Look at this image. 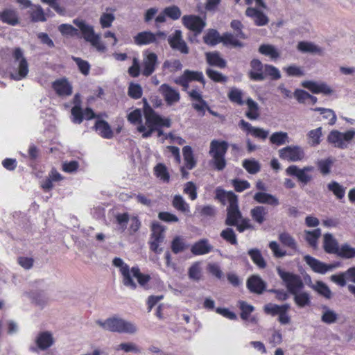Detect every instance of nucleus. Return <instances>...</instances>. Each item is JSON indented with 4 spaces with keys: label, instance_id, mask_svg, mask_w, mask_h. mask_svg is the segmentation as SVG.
Returning a JSON list of instances; mask_svg holds the SVG:
<instances>
[{
    "label": "nucleus",
    "instance_id": "f257e3e1",
    "mask_svg": "<svg viewBox=\"0 0 355 355\" xmlns=\"http://www.w3.org/2000/svg\"><path fill=\"white\" fill-rule=\"evenodd\" d=\"M143 101V113L145 124L137 125V130L141 133L142 137L145 139L151 137L155 132L157 133V137L164 135L162 128H170L171 126V119L163 117L157 114L145 98Z\"/></svg>",
    "mask_w": 355,
    "mask_h": 355
},
{
    "label": "nucleus",
    "instance_id": "f03ea898",
    "mask_svg": "<svg viewBox=\"0 0 355 355\" xmlns=\"http://www.w3.org/2000/svg\"><path fill=\"white\" fill-rule=\"evenodd\" d=\"M277 272L288 291L294 296L293 300L296 305L300 308L310 305V295L306 292H300L304 287L301 277L297 274L285 271L280 267L277 268Z\"/></svg>",
    "mask_w": 355,
    "mask_h": 355
},
{
    "label": "nucleus",
    "instance_id": "7ed1b4c3",
    "mask_svg": "<svg viewBox=\"0 0 355 355\" xmlns=\"http://www.w3.org/2000/svg\"><path fill=\"white\" fill-rule=\"evenodd\" d=\"M216 199L223 205L227 203V217L225 225L235 226L242 218V214L239 207L238 196L233 191H226L223 189L218 187L216 189Z\"/></svg>",
    "mask_w": 355,
    "mask_h": 355
},
{
    "label": "nucleus",
    "instance_id": "20e7f679",
    "mask_svg": "<svg viewBox=\"0 0 355 355\" xmlns=\"http://www.w3.org/2000/svg\"><path fill=\"white\" fill-rule=\"evenodd\" d=\"M229 144L226 141L214 139L210 143L209 154L212 157L213 165L217 171H223L227 165L225 155Z\"/></svg>",
    "mask_w": 355,
    "mask_h": 355
},
{
    "label": "nucleus",
    "instance_id": "39448f33",
    "mask_svg": "<svg viewBox=\"0 0 355 355\" xmlns=\"http://www.w3.org/2000/svg\"><path fill=\"white\" fill-rule=\"evenodd\" d=\"M96 322L103 329L112 332L134 334L137 331L134 324L116 317L107 318L104 322L98 320Z\"/></svg>",
    "mask_w": 355,
    "mask_h": 355
},
{
    "label": "nucleus",
    "instance_id": "423d86ee",
    "mask_svg": "<svg viewBox=\"0 0 355 355\" xmlns=\"http://www.w3.org/2000/svg\"><path fill=\"white\" fill-rule=\"evenodd\" d=\"M355 137V130H349L341 132L338 130L329 132L327 137V142L335 148L345 149Z\"/></svg>",
    "mask_w": 355,
    "mask_h": 355
},
{
    "label": "nucleus",
    "instance_id": "0eeeda50",
    "mask_svg": "<svg viewBox=\"0 0 355 355\" xmlns=\"http://www.w3.org/2000/svg\"><path fill=\"white\" fill-rule=\"evenodd\" d=\"M73 22L80 28L86 41L89 42L98 51L103 52L105 51V46L101 42L99 37L95 35L92 26L87 25L82 19H76Z\"/></svg>",
    "mask_w": 355,
    "mask_h": 355
},
{
    "label": "nucleus",
    "instance_id": "6e6552de",
    "mask_svg": "<svg viewBox=\"0 0 355 355\" xmlns=\"http://www.w3.org/2000/svg\"><path fill=\"white\" fill-rule=\"evenodd\" d=\"M12 57L15 62H19L17 71L10 73L11 79L20 80L24 78L28 73V64L24 56V51L20 47H15L12 49Z\"/></svg>",
    "mask_w": 355,
    "mask_h": 355
},
{
    "label": "nucleus",
    "instance_id": "1a4fd4ad",
    "mask_svg": "<svg viewBox=\"0 0 355 355\" xmlns=\"http://www.w3.org/2000/svg\"><path fill=\"white\" fill-rule=\"evenodd\" d=\"M165 228L157 222H154L151 225V234L149 241L150 249L155 253H160L162 250L159 245L163 242Z\"/></svg>",
    "mask_w": 355,
    "mask_h": 355
},
{
    "label": "nucleus",
    "instance_id": "9d476101",
    "mask_svg": "<svg viewBox=\"0 0 355 355\" xmlns=\"http://www.w3.org/2000/svg\"><path fill=\"white\" fill-rule=\"evenodd\" d=\"M278 155L281 159L292 162L302 161L305 157L304 149L297 145L288 146L279 149Z\"/></svg>",
    "mask_w": 355,
    "mask_h": 355
},
{
    "label": "nucleus",
    "instance_id": "9b49d317",
    "mask_svg": "<svg viewBox=\"0 0 355 355\" xmlns=\"http://www.w3.org/2000/svg\"><path fill=\"white\" fill-rule=\"evenodd\" d=\"M313 171L314 167L312 166H307L300 168L296 165H291L286 169V173L288 175L296 177L300 182L306 185L313 178L312 175L309 173Z\"/></svg>",
    "mask_w": 355,
    "mask_h": 355
},
{
    "label": "nucleus",
    "instance_id": "f8f14e48",
    "mask_svg": "<svg viewBox=\"0 0 355 355\" xmlns=\"http://www.w3.org/2000/svg\"><path fill=\"white\" fill-rule=\"evenodd\" d=\"M192 81H198L205 85V80L202 72L186 69L180 76L175 80V83L184 89L189 87V83Z\"/></svg>",
    "mask_w": 355,
    "mask_h": 355
},
{
    "label": "nucleus",
    "instance_id": "ddd939ff",
    "mask_svg": "<svg viewBox=\"0 0 355 355\" xmlns=\"http://www.w3.org/2000/svg\"><path fill=\"white\" fill-rule=\"evenodd\" d=\"M183 25L193 31L196 35L200 34L206 26L205 21L199 16L189 15L182 18Z\"/></svg>",
    "mask_w": 355,
    "mask_h": 355
},
{
    "label": "nucleus",
    "instance_id": "4468645a",
    "mask_svg": "<svg viewBox=\"0 0 355 355\" xmlns=\"http://www.w3.org/2000/svg\"><path fill=\"white\" fill-rule=\"evenodd\" d=\"M112 263L114 266L120 268V272L123 276V284L126 286L130 287L132 289H135L137 288V284L133 281L130 275L128 265L125 263L119 257H115L112 261Z\"/></svg>",
    "mask_w": 355,
    "mask_h": 355
},
{
    "label": "nucleus",
    "instance_id": "2eb2a0df",
    "mask_svg": "<svg viewBox=\"0 0 355 355\" xmlns=\"http://www.w3.org/2000/svg\"><path fill=\"white\" fill-rule=\"evenodd\" d=\"M52 88L59 96H69L73 93V87L65 77L56 79L52 83Z\"/></svg>",
    "mask_w": 355,
    "mask_h": 355
},
{
    "label": "nucleus",
    "instance_id": "dca6fc26",
    "mask_svg": "<svg viewBox=\"0 0 355 355\" xmlns=\"http://www.w3.org/2000/svg\"><path fill=\"white\" fill-rule=\"evenodd\" d=\"M159 92L168 105H171L180 101V94L179 92L168 84L164 83L161 85Z\"/></svg>",
    "mask_w": 355,
    "mask_h": 355
},
{
    "label": "nucleus",
    "instance_id": "f3484780",
    "mask_svg": "<svg viewBox=\"0 0 355 355\" xmlns=\"http://www.w3.org/2000/svg\"><path fill=\"white\" fill-rule=\"evenodd\" d=\"M165 33L163 32H157L153 33L150 31H143L139 33L134 37V42L137 45H147L157 42V37H164Z\"/></svg>",
    "mask_w": 355,
    "mask_h": 355
},
{
    "label": "nucleus",
    "instance_id": "a211bd4d",
    "mask_svg": "<svg viewBox=\"0 0 355 355\" xmlns=\"http://www.w3.org/2000/svg\"><path fill=\"white\" fill-rule=\"evenodd\" d=\"M168 42L173 49L178 50L184 54L189 53V48L182 40V32L180 30H176L172 35H170Z\"/></svg>",
    "mask_w": 355,
    "mask_h": 355
},
{
    "label": "nucleus",
    "instance_id": "6ab92c4d",
    "mask_svg": "<svg viewBox=\"0 0 355 355\" xmlns=\"http://www.w3.org/2000/svg\"><path fill=\"white\" fill-rule=\"evenodd\" d=\"M189 95L192 101H196L198 103H193L192 107L200 113V115L204 116L206 110H209L212 114H215L208 106L207 102L202 98V95L196 89H192L189 92Z\"/></svg>",
    "mask_w": 355,
    "mask_h": 355
},
{
    "label": "nucleus",
    "instance_id": "aec40b11",
    "mask_svg": "<svg viewBox=\"0 0 355 355\" xmlns=\"http://www.w3.org/2000/svg\"><path fill=\"white\" fill-rule=\"evenodd\" d=\"M330 279L341 287L346 285L347 279L355 283V266L348 268L345 272L332 275L330 277Z\"/></svg>",
    "mask_w": 355,
    "mask_h": 355
},
{
    "label": "nucleus",
    "instance_id": "412c9836",
    "mask_svg": "<svg viewBox=\"0 0 355 355\" xmlns=\"http://www.w3.org/2000/svg\"><path fill=\"white\" fill-rule=\"evenodd\" d=\"M246 286L250 293L258 295L262 294L266 289V282L258 275L250 276L247 280Z\"/></svg>",
    "mask_w": 355,
    "mask_h": 355
},
{
    "label": "nucleus",
    "instance_id": "4be33fe9",
    "mask_svg": "<svg viewBox=\"0 0 355 355\" xmlns=\"http://www.w3.org/2000/svg\"><path fill=\"white\" fill-rule=\"evenodd\" d=\"M251 69L248 72V77L253 81H262L264 80L263 76L264 65L259 59H252L250 62Z\"/></svg>",
    "mask_w": 355,
    "mask_h": 355
},
{
    "label": "nucleus",
    "instance_id": "5701e85b",
    "mask_svg": "<svg viewBox=\"0 0 355 355\" xmlns=\"http://www.w3.org/2000/svg\"><path fill=\"white\" fill-rule=\"evenodd\" d=\"M157 64V55L155 53H149L143 60L142 74L148 77L155 71Z\"/></svg>",
    "mask_w": 355,
    "mask_h": 355
},
{
    "label": "nucleus",
    "instance_id": "b1692460",
    "mask_svg": "<svg viewBox=\"0 0 355 355\" xmlns=\"http://www.w3.org/2000/svg\"><path fill=\"white\" fill-rule=\"evenodd\" d=\"M306 263L311 268V269L318 273L324 274L328 270L333 269L336 266L332 264H326L321 262L317 259L307 255L304 258Z\"/></svg>",
    "mask_w": 355,
    "mask_h": 355
},
{
    "label": "nucleus",
    "instance_id": "393cba45",
    "mask_svg": "<svg viewBox=\"0 0 355 355\" xmlns=\"http://www.w3.org/2000/svg\"><path fill=\"white\" fill-rule=\"evenodd\" d=\"M302 86L308 89L313 94H324L329 95L333 92V90L324 83L318 84L317 83L311 80H305L302 83Z\"/></svg>",
    "mask_w": 355,
    "mask_h": 355
},
{
    "label": "nucleus",
    "instance_id": "a878e982",
    "mask_svg": "<svg viewBox=\"0 0 355 355\" xmlns=\"http://www.w3.org/2000/svg\"><path fill=\"white\" fill-rule=\"evenodd\" d=\"M239 127L248 134H251L253 137L261 139H266L268 135V132L259 128H255L243 119L239 123Z\"/></svg>",
    "mask_w": 355,
    "mask_h": 355
},
{
    "label": "nucleus",
    "instance_id": "bb28decb",
    "mask_svg": "<svg viewBox=\"0 0 355 355\" xmlns=\"http://www.w3.org/2000/svg\"><path fill=\"white\" fill-rule=\"evenodd\" d=\"M245 15L252 18L254 24L258 26H265L269 21L268 17L256 8H248L245 10Z\"/></svg>",
    "mask_w": 355,
    "mask_h": 355
},
{
    "label": "nucleus",
    "instance_id": "cd10ccee",
    "mask_svg": "<svg viewBox=\"0 0 355 355\" xmlns=\"http://www.w3.org/2000/svg\"><path fill=\"white\" fill-rule=\"evenodd\" d=\"M212 250L213 246L207 239H202L196 242L191 248V252L194 255H204L211 252Z\"/></svg>",
    "mask_w": 355,
    "mask_h": 355
},
{
    "label": "nucleus",
    "instance_id": "c85d7f7f",
    "mask_svg": "<svg viewBox=\"0 0 355 355\" xmlns=\"http://www.w3.org/2000/svg\"><path fill=\"white\" fill-rule=\"evenodd\" d=\"M0 21L11 26H16L19 23L17 11L10 8L0 12Z\"/></svg>",
    "mask_w": 355,
    "mask_h": 355
},
{
    "label": "nucleus",
    "instance_id": "c756f323",
    "mask_svg": "<svg viewBox=\"0 0 355 355\" xmlns=\"http://www.w3.org/2000/svg\"><path fill=\"white\" fill-rule=\"evenodd\" d=\"M268 214V208L263 206H256L250 210V216L252 220L259 224H263L267 219Z\"/></svg>",
    "mask_w": 355,
    "mask_h": 355
},
{
    "label": "nucleus",
    "instance_id": "7c9ffc66",
    "mask_svg": "<svg viewBox=\"0 0 355 355\" xmlns=\"http://www.w3.org/2000/svg\"><path fill=\"white\" fill-rule=\"evenodd\" d=\"M245 105L248 110L245 113V116L250 120H257L260 116V109L258 103L252 98L248 97L245 99Z\"/></svg>",
    "mask_w": 355,
    "mask_h": 355
},
{
    "label": "nucleus",
    "instance_id": "2f4dec72",
    "mask_svg": "<svg viewBox=\"0 0 355 355\" xmlns=\"http://www.w3.org/2000/svg\"><path fill=\"white\" fill-rule=\"evenodd\" d=\"M253 199L258 203L277 206L279 204V200L273 195L265 192H257Z\"/></svg>",
    "mask_w": 355,
    "mask_h": 355
},
{
    "label": "nucleus",
    "instance_id": "473e14b6",
    "mask_svg": "<svg viewBox=\"0 0 355 355\" xmlns=\"http://www.w3.org/2000/svg\"><path fill=\"white\" fill-rule=\"evenodd\" d=\"M53 338L49 331H43L38 334L36 339L37 346L42 350L49 348L53 344Z\"/></svg>",
    "mask_w": 355,
    "mask_h": 355
},
{
    "label": "nucleus",
    "instance_id": "72a5a7b5",
    "mask_svg": "<svg viewBox=\"0 0 355 355\" xmlns=\"http://www.w3.org/2000/svg\"><path fill=\"white\" fill-rule=\"evenodd\" d=\"M94 128L103 138L111 139L113 137L114 134L110 125L104 120H97Z\"/></svg>",
    "mask_w": 355,
    "mask_h": 355
},
{
    "label": "nucleus",
    "instance_id": "f704fd0d",
    "mask_svg": "<svg viewBox=\"0 0 355 355\" xmlns=\"http://www.w3.org/2000/svg\"><path fill=\"white\" fill-rule=\"evenodd\" d=\"M244 92L239 88L231 87L227 93V98L233 104L243 106L245 105V100L243 98Z\"/></svg>",
    "mask_w": 355,
    "mask_h": 355
},
{
    "label": "nucleus",
    "instance_id": "c9c22d12",
    "mask_svg": "<svg viewBox=\"0 0 355 355\" xmlns=\"http://www.w3.org/2000/svg\"><path fill=\"white\" fill-rule=\"evenodd\" d=\"M207 62L214 67L223 69L226 67V61L220 57L219 52H207L205 53Z\"/></svg>",
    "mask_w": 355,
    "mask_h": 355
},
{
    "label": "nucleus",
    "instance_id": "e433bc0d",
    "mask_svg": "<svg viewBox=\"0 0 355 355\" xmlns=\"http://www.w3.org/2000/svg\"><path fill=\"white\" fill-rule=\"evenodd\" d=\"M323 248L324 251L328 254H335L339 248L338 241L334 238L331 234H325L324 235Z\"/></svg>",
    "mask_w": 355,
    "mask_h": 355
},
{
    "label": "nucleus",
    "instance_id": "4c0bfd02",
    "mask_svg": "<svg viewBox=\"0 0 355 355\" xmlns=\"http://www.w3.org/2000/svg\"><path fill=\"white\" fill-rule=\"evenodd\" d=\"M184 166L187 169L191 170L196 166V159L194 157L193 152L191 146H185L182 148Z\"/></svg>",
    "mask_w": 355,
    "mask_h": 355
},
{
    "label": "nucleus",
    "instance_id": "58836bf2",
    "mask_svg": "<svg viewBox=\"0 0 355 355\" xmlns=\"http://www.w3.org/2000/svg\"><path fill=\"white\" fill-rule=\"evenodd\" d=\"M221 36L216 29H209L203 36V42L209 46H216L220 42Z\"/></svg>",
    "mask_w": 355,
    "mask_h": 355
},
{
    "label": "nucleus",
    "instance_id": "ea45409f",
    "mask_svg": "<svg viewBox=\"0 0 355 355\" xmlns=\"http://www.w3.org/2000/svg\"><path fill=\"white\" fill-rule=\"evenodd\" d=\"M322 137V128L318 127L315 129L311 130L307 133L308 143L311 146H317L321 142V137Z\"/></svg>",
    "mask_w": 355,
    "mask_h": 355
},
{
    "label": "nucleus",
    "instance_id": "a19ab883",
    "mask_svg": "<svg viewBox=\"0 0 355 355\" xmlns=\"http://www.w3.org/2000/svg\"><path fill=\"white\" fill-rule=\"evenodd\" d=\"M130 271L133 277L137 279L139 284L144 288L148 289V287L147 286V284L151 279L150 275L141 273L140 269L137 266L132 267Z\"/></svg>",
    "mask_w": 355,
    "mask_h": 355
},
{
    "label": "nucleus",
    "instance_id": "79ce46f5",
    "mask_svg": "<svg viewBox=\"0 0 355 355\" xmlns=\"http://www.w3.org/2000/svg\"><path fill=\"white\" fill-rule=\"evenodd\" d=\"M248 253L253 263L259 268H265L266 267V262L259 250L256 248L250 249Z\"/></svg>",
    "mask_w": 355,
    "mask_h": 355
},
{
    "label": "nucleus",
    "instance_id": "37998d69",
    "mask_svg": "<svg viewBox=\"0 0 355 355\" xmlns=\"http://www.w3.org/2000/svg\"><path fill=\"white\" fill-rule=\"evenodd\" d=\"M270 142L276 146H282L288 142V135L286 132H275L270 137Z\"/></svg>",
    "mask_w": 355,
    "mask_h": 355
},
{
    "label": "nucleus",
    "instance_id": "c03bdc74",
    "mask_svg": "<svg viewBox=\"0 0 355 355\" xmlns=\"http://www.w3.org/2000/svg\"><path fill=\"white\" fill-rule=\"evenodd\" d=\"M297 49L298 51L302 52V53H316L318 54L322 53V50L315 45L314 44L309 42H304L302 41L300 42L297 44Z\"/></svg>",
    "mask_w": 355,
    "mask_h": 355
},
{
    "label": "nucleus",
    "instance_id": "a18cd8bd",
    "mask_svg": "<svg viewBox=\"0 0 355 355\" xmlns=\"http://www.w3.org/2000/svg\"><path fill=\"white\" fill-rule=\"evenodd\" d=\"M313 110L319 112L323 119L328 120L329 125H333L336 123L337 118L335 112L332 110L324 107H315Z\"/></svg>",
    "mask_w": 355,
    "mask_h": 355
},
{
    "label": "nucleus",
    "instance_id": "49530a36",
    "mask_svg": "<svg viewBox=\"0 0 355 355\" xmlns=\"http://www.w3.org/2000/svg\"><path fill=\"white\" fill-rule=\"evenodd\" d=\"M336 254L343 259H352L355 257V248L345 243L339 247Z\"/></svg>",
    "mask_w": 355,
    "mask_h": 355
},
{
    "label": "nucleus",
    "instance_id": "de8ad7c7",
    "mask_svg": "<svg viewBox=\"0 0 355 355\" xmlns=\"http://www.w3.org/2000/svg\"><path fill=\"white\" fill-rule=\"evenodd\" d=\"M172 205L175 209L181 212L189 213L190 211L189 205L180 195H175L173 197Z\"/></svg>",
    "mask_w": 355,
    "mask_h": 355
},
{
    "label": "nucleus",
    "instance_id": "09e8293b",
    "mask_svg": "<svg viewBox=\"0 0 355 355\" xmlns=\"http://www.w3.org/2000/svg\"><path fill=\"white\" fill-rule=\"evenodd\" d=\"M154 173L157 178H159L164 182L168 183L170 181L169 173L164 164H157L154 168Z\"/></svg>",
    "mask_w": 355,
    "mask_h": 355
},
{
    "label": "nucleus",
    "instance_id": "8fccbe9b",
    "mask_svg": "<svg viewBox=\"0 0 355 355\" xmlns=\"http://www.w3.org/2000/svg\"><path fill=\"white\" fill-rule=\"evenodd\" d=\"M321 236V230L319 228L313 230L305 231V239L307 243L313 248H315L318 244V240Z\"/></svg>",
    "mask_w": 355,
    "mask_h": 355
},
{
    "label": "nucleus",
    "instance_id": "3c124183",
    "mask_svg": "<svg viewBox=\"0 0 355 355\" xmlns=\"http://www.w3.org/2000/svg\"><path fill=\"white\" fill-rule=\"evenodd\" d=\"M311 287L319 295L324 297L325 298L330 299L331 297V291L324 282L318 281L315 284L311 285Z\"/></svg>",
    "mask_w": 355,
    "mask_h": 355
},
{
    "label": "nucleus",
    "instance_id": "603ef678",
    "mask_svg": "<svg viewBox=\"0 0 355 355\" xmlns=\"http://www.w3.org/2000/svg\"><path fill=\"white\" fill-rule=\"evenodd\" d=\"M263 76H264V80L267 78H270L272 80H277L281 78V73L279 69L271 64H264Z\"/></svg>",
    "mask_w": 355,
    "mask_h": 355
},
{
    "label": "nucleus",
    "instance_id": "864d4df0",
    "mask_svg": "<svg viewBox=\"0 0 355 355\" xmlns=\"http://www.w3.org/2000/svg\"><path fill=\"white\" fill-rule=\"evenodd\" d=\"M259 52L262 55L269 56L272 60H276L279 57L278 51L270 44H261L259 48Z\"/></svg>",
    "mask_w": 355,
    "mask_h": 355
},
{
    "label": "nucleus",
    "instance_id": "5fc2aeb1",
    "mask_svg": "<svg viewBox=\"0 0 355 355\" xmlns=\"http://www.w3.org/2000/svg\"><path fill=\"white\" fill-rule=\"evenodd\" d=\"M187 245L183 238L176 236L171 241V248L174 254H178L187 249Z\"/></svg>",
    "mask_w": 355,
    "mask_h": 355
},
{
    "label": "nucleus",
    "instance_id": "6e6d98bb",
    "mask_svg": "<svg viewBox=\"0 0 355 355\" xmlns=\"http://www.w3.org/2000/svg\"><path fill=\"white\" fill-rule=\"evenodd\" d=\"M328 189L331 191L338 199H342L345 194V188L336 181H331L327 184Z\"/></svg>",
    "mask_w": 355,
    "mask_h": 355
},
{
    "label": "nucleus",
    "instance_id": "4d7b16f0",
    "mask_svg": "<svg viewBox=\"0 0 355 355\" xmlns=\"http://www.w3.org/2000/svg\"><path fill=\"white\" fill-rule=\"evenodd\" d=\"M279 240L284 245L294 250H297V243L295 239L288 233H281L279 235Z\"/></svg>",
    "mask_w": 355,
    "mask_h": 355
},
{
    "label": "nucleus",
    "instance_id": "13d9d810",
    "mask_svg": "<svg viewBox=\"0 0 355 355\" xmlns=\"http://www.w3.org/2000/svg\"><path fill=\"white\" fill-rule=\"evenodd\" d=\"M220 235L225 241L231 245H236L238 244L236 235L232 228L227 227L220 232Z\"/></svg>",
    "mask_w": 355,
    "mask_h": 355
},
{
    "label": "nucleus",
    "instance_id": "bf43d9fd",
    "mask_svg": "<svg viewBox=\"0 0 355 355\" xmlns=\"http://www.w3.org/2000/svg\"><path fill=\"white\" fill-rule=\"evenodd\" d=\"M220 42L225 46L232 45L234 47L243 46L242 42L235 38L234 36L230 33H225L221 35Z\"/></svg>",
    "mask_w": 355,
    "mask_h": 355
},
{
    "label": "nucleus",
    "instance_id": "052dcab7",
    "mask_svg": "<svg viewBox=\"0 0 355 355\" xmlns=\"http://www.w3.org/2000/svg\"><path fill=\"white\" fill-rule=\"evenodd\" d=\"M243 166L250 174H256L261 170L259 163L254 159L243 160Z\"/></svg>",
    "mask_w": 355,
    "mask_h": 355
},
{
    "label": "nucleus",
    "instance_id": "680f3d73",
    "mask_svg": "<svg viewBox=\"0 0 355 355\" xmlns=\"http://www.w3.org/2000/svg\"><path fill=\"white\" fill-rule=\"evenodd\" d=\"M30 17L33 22L45 21L46 20L44 10L40 5L35 6V9L30 13Z\"/></svg>",
    "mask_w": 355,
    "mask_h": 355
},
{
    "label": "nucleus",
    "instance_id": "e2e57ef3",
    "mask_svg": "<svg viewBox=\"0 0 355 355\" xmlns=\"http://www.w3.org/2000/svg\"><path fill=\"white\" fill-rule=\"evenodd\" d=\"M239 308L241 309L240 316L242 320H247L250 314L254 311V306L248 304L245 301H239Z\"/></svg>",
    "mask_w": 355,
    "mask_h": 355
},
{
    "label": "nucleus",
    "instance_id": "0e129e2a",
    "mask_svg": "<svg viewBox=\"0 0 355 355\" xmlns=\"http://www.w3.org/2000/svg\"><path fill=\"white\" fill-rule=\"evenodd\" d=\"M128 121L133 124L140 125L142 123V114L140 109H135L127 116Z\"/></svg>",
    "mask_w": 355,
    "mask_h": 355
},
{
    "label": "nucleus",
    "instance_id": "69168bd1",
    "mask_svg": "<svg viewBox=\"0 0 355 355\" xmlns=\"http://www.w3.org/2000/svg\"><path fill=\"white\" fill-rule=\"evenodd\" d=\"M332 164L333 160L330 157H328L325 159L320 160L318 162V169L320 170V173L324 175H326L330 173Z\"/></svg>",
    "mask_w": 355,
    "mask_h": 355
},
{
    "label": "nucleus",
    "instance_id": "338daca9",
    "mask_svg": "<svg viewBox=\"0 0 355 355\" xmlns=\"http://www.w3.org/2000/svg\"><path fill=\"white\" fill-rule=\"evenodd\" d=\"M72 121L80 124L83 121V110L80 105H75L71 110Z\"/></svg>",
    "mask_w": 355,
    "mask_h": 355
},
{
    "label": "nucleus",
    "instance_id": "774afa93",
    "mask_svg": "<svg viewBox=\"0 0 355 355\" xmlns=\"http://www.w3.org/2000/svg\"><path fill=\"white\" fill-rule=\"evenodd\" d=\"M163 12L173 20L178 19L181 16V10L176 6H171L164 9Z\"/></svg>",
    "mask_w": 355,
    "mask_h": 355
}]
</instances>
